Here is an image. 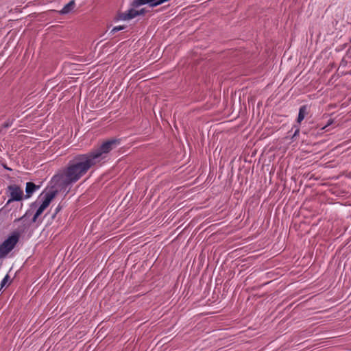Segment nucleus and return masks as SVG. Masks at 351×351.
<instances>
[{"label": "nucleus", "instance_id": "nucleus-1", "mask_svg": "<svg viewBox=\"0 0 351 351\" xmlns=\"http://www.w3.org/2000/svg\"><path fill=\"white\" fill-rule=\"evenodd\" d=\"M104 158L103 155H80L70 160L63 173L55 175L51 181L61 188L66 187L76 182L88 169Z\"/></svg>", "mask_w": 351, "mask_h": 351}, {"label": "nucleus", "instance_id": "nucleus-2", "mask_svg": "<svg viewBox=\"0 0 351 351\" xmlns=\"http://www.w3.org/2000/svg\"><path fill=\"white\" fill-rule=\"evenodd\" d=\"M21 233L13 231L8 237L0 245V258L5 257L19 241Z\"/></svg>", "mask_w": 351, "mask_h": 351}, {"label": "nucleus", "instance_id": "nucleus-3", "mask_svg": "<svg viewBox=\"0 0 351 351\" xmlns=\"http://www.w3.org/2000/svg\"><path fill=\"white\" fill-rule=\"evenodd\" d=\"M121 144V139L110 138L103 142L95 152L91 154H108Z\"/></svg>", "mask_w": 351, "mask_h": 351}, {"label": "nucleus", "instance_id": "nucleus-4", "mask_svg": "<svg viewBox=\"0 0 351 351\" xmlns=\"http://www.w3.org/2000/svg\"><path fill=\"white\" fill-rule=\"evenodd\" d=\"M8 190L10 193V199L6 203V205L9 204L14 201H21L23 199V190L16 184H11L8 186Z\"/></svg>", "mask_w": 351, "mask_h": 351}, {"label": "nucleus", "instance_id": "nucleus-5", "mask_svg": "<svg viewBox=\"0 0 351 351\" xmlns=\"http://www.w3.org/2000/svg\"><path fill=\"white\" fill-rule=\"evenodd\" d=\"M57 193L58 190L51 191L47 193L44 196V199L40 206L46 209L50 204L51 202L55 198Z\"/></svg>", "mask_w": 351, "mask_h": 351}, {"label": "nucleus", "instance_id": "nucleus-6", "mask_svg": "<svg viewBox=\"0 0 351 351\" xmlns=\"http://www.w3.org/2000/svg\"><path fill=\"white\" fill-rule=\"evenodd\" d=\"M40 188L39 185H36L32 182H28L26 183V187H25V198L30 197L32 194L35 192V191Z\"/></svg>", "mask_w": 351, "mask_h": 351}, {"label": "nucleus", "instance_id": "nucleus-7", "mask_svg": "<svg viewBox=\"0 0 351 351\" xmlns=\"http://www.w3.org/2000/svg\"><path fill=\"white\" fill-rule=\"evenodd\" d=\"M138 15V11H136L134 9H131V10H128V12L121 13L119 16V18L121 20L127 21V20L134 19V17H136Z\"/></svg>", "mask_w": 351, "mask_h": 351}, {"label": "nucleus", "instance_id": "nucleus-8", "mask_svg": "<svg viewBox=\"0 0 351 351\" xmlns=\"http://www.w3.org/2000/svg\"><path fill=\"white\" fill-rule=\"evenodd\" d=\"M308 113V106L306 105L302 106L299 109V113L298 117L297 118V122L298 123H300L305 118V116Z\"/></svg>", "mask_w": 351, "mask_h": 351}, {"label": "nucleus", "instance_id": "nucleus-9", "mask_svg": "<svg viewBox=\"0 0 351 351\" xmlns=\"http://www.w3.org/2000/svg\"><path fill=\"white\" fill-rule=\"evenodd\" d=\"M75 3L74 0L70 1L66 5H65L63 8L60 10V13L62 14H67L70 12L75 7Z\"/></svg>", "mask_w": 351, "mask_h": 351}, {"label": "nucleus", "instance_id": "nucleus-10", "mask_svg": "<svg viewBox=\"0 0 351 351\" xmlns=\"http://www.w3.org/2000/svg\"><path fill=\"white\" fill-rule=\"evenodd\" d=\"M13 123V119H8L3 125H2V128H8L9 127H10Z\"/></svg>", "mask_w": 351, "mask_h": 351}, {"label": "nucleus", "instance_id": "nucleus-11", "mask_svg": "<svg viewBox=\"0 0 351 351\" xmlns=\"http://www.w3.org/2000/svg\"><path fill=\"white\" fill-rule=\"evenodd\" d=\"M9 279H10L9 275L8 274L5 275V276L3 278V279L2 280L1 282V288H3L7 284Z\"/></svg>", "mask_w": 351, "mask_h": 351}, {"label": "nucleus", "instance_id": "nucleus-12", "mask_svg": "<svg viewBox=\"0 0 351 351\" xmlns=\"http://www.w3.org/2000/svg\"><path fill=\"white\" fill-rule=\"evenodd\" d=\"M125 29V27L123 26V25H118V26H115L113 27V29H112V32L115 33V32H117L120 30H123Z\"/></svg>", "mask_w": 351, "mask_h": 351}, {"label": "nucleus", "instance_id": "nucleus-13", "mask_svg": "<svg viewBox=\"0 0 351 351\" xmlns=\"http://www.w3.org/2000/svg\"><path fill=\"white\" fill-rule=\"evenodd\" d=\"M62 209V206L59 204L55 209V211L54 213H53V215H51V217L53 219L55 218L56 215L60 211V210Z\"/></svg>", "mask_w": 351, "mask_h": 351}, {"label": "nucleus", "instance_id": "nucleus-14", "mask_svg": "<svg viewBox=\"0 0 351 351\" xmlns=\"http://www.w3.org/2000/svg\"><path fill=\"white\" fill-rule=\"evenodd\" d=\"M45 210V208H43V206H40L39 208L37 209L36 212V214H37V215H40L43 211Z\"/></svg>", "mask_w": 351, "mask_h": 351}, {"label": "nucleus", "instance_id": "nucleus-15", "mask_svg": "<svg viewBox=\"0 0 351 351\" xmlns=\"http://www.w3.org/2000/svg\"><path fill=\"white\" fill-rule=\"evenodd\" d=\"M295 130L294 133H293V134L292 136V138H295L297 136L299 135V133H300V128H299V127H295Z\"/></svg>", "mask_w": 351, "mask_h": 351}, {"label": "nucleus", "instance_id": "nucleus-16", "mask_svg": "<svg viewBox=\"0 0 351 351\" xmlns=\"http://www.w3.org/2000/svg\"><path fill=\"white\" fill-rule=\"evenodd\" d=\"M28 215H29V211L26 212V213H25L23 216H22L21 217H20V218H19V219H16V220H15V221H21V220L24 221L25 218Z\"/></svg>", "mask_w": 351, "mask_h": 351}, {"label": "nucleus", "instance_id": "nucleus-17", "mask_svg": "<svg viewBox=\"0 0 351 351\" xmlns=\"http://www.w3.org/2000/svg\"><path fill=\"white\" fill-rule=\"evenodd\" d=\"M38 217H39V215H37V214L35 213L32 219V223H35L37 221V219Z\"/></svg>", "mask_w": 351, "mask_h": 351}, {"label": "nucleus", "instance_id": "nucleus-18", "mask_svg": "<svg viewBox=\"0 0 351 351\" xmlns=\"http://www.w3.org/2000/svg\"><path fill=\"white\" fill-rule=\"evenodd\" d=\"M30 226V223H27V224H24L23 226H24V229H23V231L25 230V229L26 228H28Z\"/></svg>", "mask_w": 351, "mask_h": 351}, {"label": "nucleus", "instance_id": "nucleus-19", "mask_svg": "<svg viewBox=\"0 0 351 351\" xmlns=\"http://www.w3.org/2000/svg\"><path fill=\"white\" fill-rule=\"evenodd\" d=\"M331 123H332V121H330V123L327 125V126H328V125H330ZM326 127V125H325V126L322 127V130H324Z\"/></svg>", "mask_w": 351, "mask_h": 351}, {"label": "nucleus", "instance_id": "nucleus-20", "mask_svg": "<svg viewBox=\"0 0 351 351\" xmlns=\"http://www.w3.org/2000/svg\"><path fill=\"white\" fill-rule=\"evenodd\" d=\"M5 169H7V167L4 166ZM8 169L10 170V169L8 168Z\"/></svg>", "mask_w": 351, "mask_h": 351}]
</instances>
